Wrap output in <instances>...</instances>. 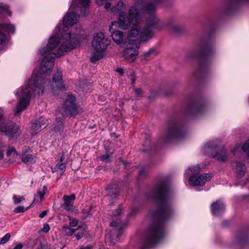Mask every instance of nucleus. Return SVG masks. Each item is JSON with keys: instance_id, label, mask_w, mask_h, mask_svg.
Wrapping results in <instances>:
<instances>
[{"instance_id": "obj_3", "label": "nucleus", "mask_w": 249, "mask_h": 249, "mask_svg": "<svg viewBox=\"0 0 249 249\" xmlns=\"http://www.w3.org/2000/svg\"><path fill=\"white\" fill-rule=\"evenodd\" d=\"M152 197L158 204L157 210L152 214L156 220L145 233L142 249H149L161 242L165 235L164 224L175 213L173 195L166 181L158 183Z\"/></svg>"}, {"instance_id": "obj_26", "label": "nucleus", "mask_w": 249, "mask_h": 249, "mask_svg": "<svg viewBox=\"0 0 249 249\" xmlns=\"http://www.w3.org/2000/svg\"><path fill=\"white\" fill-rule=\"evenodd\" d=\"M91 53L90 58V61L92 63H95L97 61L101 59L103 57V51H95Z\"/></svg>"}, {"instance_id": "obj_10", "label": "nucleus", "mask_w": 249, "mask_h": 249, "mask_svg": "<svg viewBox=\"0 0 249 249\" xmlns=\"http://www.w3.org/2000/svg\"><path fill=\"white\" fill-rule=\"evenodd\" d=\"M139 46L133 42L127 43L123 52V56L129 62H133L138 53Z\"/></svg>"}, {"instance_id": "obj_41", "label": "nucleus", "mask_w": 249, "mask_h": 249, "mask_svg": "<svg viewBox=\"0 0 249 249\" xmlns=\"http://www.w3.org/2000/svg\"><path fill=\"white\" fill-rule=\"evenodd\" d=\"M129 76H130V80L132 82V84L135 83L136 79H135V74L134 72H131Z\"/></svg>"}, {"instance_id": "obj_23", "label": "nucleus", "mask_w": 249, "mask_h": 249, "mask_svg": "<svg viewBox=\"0 0 249 249\" xmlns=\"http://www.w3.org/2000/svg\"><path fill=\"white\" fill-rule=\"evenodd\" d=\"M64 119L59 114H57L56 122L54 124V130L56 132H61L63 130Z\"/></svg>"}, {"instance_id": "obj_15", "label": "nucleus", "mask_w": 249, "mask_h": 249, "mask_svg": "<svg viewBox=\"0 0 249 249\" xmlns=\"http://www.w3.org/2000/svg\"><path fill=\"white\" fill-rule=\"evenodd\" d=\"M225 209V204L220 200L213 202L211 205V212L213 215L217 216L222 215Z\"/></svg>"}, {"instance_id": "obj_25", "label": "nucleus", "mask_w": 249, "mask_h": 249, "mask_svg": "<svg viewBox=\"0 0 249 249\" xmlns=\"http://www.w3.org/2000/svg\"><path fill=\"white\" fill-rule=\"evenodd\" d=\"M249 1V0H229L226 4L227 9L226 12L229 13L236 8L241 2Z\"/></svg>"}, {"instance_id": "obj_17", "label": "nucleus", "mask_w": 249, "mask_h": 249, "mask_svg": "<svg viewBox=\"0 0 249 249\" xmlns=\"http://www.w3.org/2000/svg\"><path fill=\"white\" fill-rule=\"evenodd\" d=\"M75 199V196L72 194L70 196L64 195L63 197L64 203L62 205L63 208L67 211H71L73 210V202Z\"/></svg>"}, {"instance_id": "obj_16", "label": "nucleus", "mask_w": 249, "mask_h": 249, "mask_svg": "<svg viewBox=\"0 0 249 249\" xmlns=\"http://www.w3.org/2000/svg\"><path fill=\"white\" fill-rule=\"evenodd\" d=\"M205 105L202 103L197 102L191 103L189 106V112L193 115H197L203 112Z\"/></svg>"}, {"instance_id": "obj_27", "label": "nucleus", "mask_w": 249, "mask_h": 249, "mask_svg": "<svg viewBox=\"0 0 249 249\" xmlns=\"http://www.w3.org/2000/svg\"><path fill=\"white\" fill-rule=\"evenodd\" d=\"M81 226H79L78 228L74 229L72 228H70L68 225H64L63 227V232L67 236H71L75 231L79 229H80Z\"/></svg>"}, {"instance_id": "obj_32", "label": "nucleus", "mask_w": 249, "mask_h": 249, "mask_svg": "<svg viewBox=\"0 0 249 249\" xmlns=\"http://www.w3.org/2000/svg\"><path fill=\"white\" fill-rule=\"evenodd\" d=\"M33 203H34V202ZM33 204V203L26 208L23 206H19L14 210V212L16 213L24 212L31 208Z\"/></svg>"}, {"instance_id": "obj_6", "label": "nucleus", "mask_w": 249, "mask_h": 249, "mask_svg": "<svg viewBox=\"0 0 249 249\" xmlns=\"http://www.w3.org/2000/svg\"><path fill=\"white\" fill-rule=\"evenodd\" d=\"M186 132L182 121L177 118L171 119L168 122L166 133L162 138L163 142L167 143L174 140L180 139L185 136Z\"/></svg>"}, {"instance_id": "obj_29", "label": "nucleus", "mask_w": 249, "mask_h": 249, "mask_svg": "<svg viewBox=\"0 0 249 249\" xmlns=\"http://www.w3.org/2000/svg\"><path fill=\"white\" fill-rule=\"evenodd\" d=\"M31 128L34 131L35 134L37 133L42 129L36 120L32 123Z\"/></svg>"}, {"instance_id": "obj_13", "label": "nucleus", "mask_w": 249, "mask_h": 249, "mask_svg": "<svg viewBox=\"0 0 249 249\" xmlns=\"http://www.w3.org/2000/svg\"><path fill=\"white\" fill-rule=\"evenodd\" d=\"M110 225L111 227H115L116 230L118 231L117 234L116 236L115 235H109L108 236L110 243L114 245L116 242L119 241L120 240V237L123 234L124 229L125 227V224H121L120 223L117 222L116 221H114L111 222L110 223Z\"/></svg>"}, {"instance_id": "obj_45", "label": "nucleus", "mask_w": 249, "mask_h": 249, "mask_svg": "<svg viewBox=\"0 0 249 249\" xmlns=\"http://www.w3.org/2000/svg\"><path fill=\"white\" fill-rule=\"evenodd\" d=\"M75 237L77 240H79L82 238V237L84 236V232H78L77 234H75Z\"/></svg>"}, {"instance_id": "obj_9", "label": "nucleus", "mask_w": 249, "mask_h": 249, "mask_svg": "<svg viewBox=\"0 0 249 249\" xmlns=\"http://www.w3.org/2000/svg\"><path fill=\"white\" fill-rule=\"evenodd\" d=\"M109 44L110 40L105 37L103 33H98L94 36L92 47L94 51L104 52Z\"/></svg>"}, {"instance_id": "obj_36", "label": "nucleus", "mask_w": 249, "mask_h": 249, "mask_svg": "<svg viewBox=\"0 0 249 249\" xmlns=\"http://www.w3.org/2000/svg\"><path fill=\"white\" fill-rule=\"evenodd\" d=\"M241 148L242 150L249 157V139L242 145Z\"/></svg>"}, {"instance_id": "obj_35", "label": "nucleus", "mask_w": 249, "mask_h": 249, "mask_svg": "<svg viewBox=\"0 0 249 249\" xmlns=\"http://www.w3.org/2000/svg\"><path fill=\"white\" fill-rule=\"evenodd\" d=\"M11 237V234L9 233L6 234L0 240V244L3 245L7 243Z\"/></svg>"}, {"instance_id": "obj_48", "label": "nucleus", "mask_w": 249, "mask_h": 249, "mask_svg": "<svg viewBox=\"0 0 249 249\" xmlns=\"http://www.w3.org/2000/svg\"><path fill=\"white\" fill-rule=\"evenodd\" d=\"M48 213V211L45 210L43 211L41 213L39 214V216L40 218L44 217Z\"/></svg>"}, {"instance_id": "obj_7", "label": "nucleus", "mask_w": 249, "mask_h": 249, "mask_svg": "<svg viewBox=\"0 0 249 249\" xmlns=\"http://www.w3.org/2000/svg\"><path fill=\"white\" fill-rule=\"evenodd\" d=\"M200 168L199 165L189 167L185 172V175H189V182L190 185L194 186H203L205 183L210 181L212 178V174L210 173L199 175Z\"/></svg>"}, {"instance_id": "obj_59", "label": "nucleus", "mask_w": 249, "mask_h": 249, "mask_svg": "<svg viewBox=\"0 0 249 249\" xmlns=\"http://www.w3.org/2000/svg\"><path fill=\"white\" fill-rule=\"evenodd\" d=\"M82 15L85 16L86 15V12H84L82 14Z\"/></svg>"}, {"instance_id": "obj_57", "label": "nucleus", "mask_w": 249, "mask_h": 249, "mask_svg": "<svg viewBox=\"0 0 249 249\" xmlns=\"http://www.w3.org/2000/svg\"><path fill=\"white\" fill-rule=\"evenodd\" d=\"M40 249H50L47 247L41 246Z\"/></svg>"}, {"instance_id": "obj_43", "label": "nucleus", "mask_w": 249, "mask_h": 249, "mask_svg": "<svg viewBox=\"0 0 249 249\" xmlns=\"http://www.w3.org/2000/svg\"><path fill=\"white\" fill-rule=\"evenodd\" d=\"M122 213V209L121 208H118L116 210V211L113 213V215L115 216H117L121 215Z\"/></svg>"}, {"instance_id": "obj_33", "label": "nucleus", "mask_w": 249, "mask_h": 249, "mask_svg": "<svg viewBox=\"0 0 249 249\" xmlns=\"http://www.w3.org/2000/svg\"><path fill=\"white\" fill-rule=\"evenodd\" d=\"M36 121L42 129L45 128L47 125V121L43 118H39Z\"/></svg>"}, {"instance_id": "obj_56", "label": "nucleus", "mask_w": 249, "mask_h": 249, "mask_svg": "<svg viewBox=\"0 0 249 249\" xmlns=\"http://www.w3.org/2000/svg\"><path fill=\"white\" fill-rule=\"evenodd\" d=\"M57 169H58L57 167H54V168H52V172H55L57 171Z\"/></svg>"}, {"instance_id": "obj_40", "label": "nucleus", "mask_w": 249, "mask_h": 249, "mask_svg": "<svg viewBox=\"0 0 249 249\" xmlns=\"http://www.w3.org/2000/svg\"><path fill=\"white\" fill-rule=\"evenodd\" d=\"M15 152V149L14 147L9 148L6 153L7 156L9 157L13 153Z\"/></svg>"}, {"instance_id": "obj_22", "label": "nucleus", "mask_w": 249, "mask_h": 249, "mask_svg": "<svg viewBox=\"0 0 249 249\" xmlns=\"http://www.w3.org/2000/svg\"><path fill=\"white\" fill-rule=\"evenodd\" d=\"M159 53L158 51L154 48L150 49L148 51L144 52L141 56L142 59L149 60L157 56Z\"/></svg>"}, {"instance_id": "obj_55", "label": "nucleus", "mask_w": 249, "mask_h": 249, "mask_svg": "<svg viewBox=\"0 0 249 249\" xmlns=\"http://www.w3.org/2000/svg\"><path fill=\"white\" fill-rule=\"evenodd\" d=\"M47 190V186H44L42 188V191L43 192H45L46 193V191Z\"/></svg>"}, {"instance_id": "obj_44", "label": "nucleus", "mask_w": 249, "mask_h": 249, "mask_svg": "<svg viewBox=\"0 0 249 249\" xmlns=\"http://www.w3.org/2000/svg\"><path fill=\"white\" fill-rule=\"evenodd\" d=\"M239 148V145H236L231 150V152L233 154H235L238 151Z\"/></svg>"}, {"instance_id": "obj_34", "label": "nucleus", "mask_w": 249, "mask_h": 249, "mask_svg": "<svg viewBox=\"0 0 249 249\" xmlns=\"http://www.w3.org/2000/svg\"><path fill=\"white\" fill-rule=\"evenodd\" d=\"M13 199L14 203L15 204H18L20 203L22 201L25 200L23 196H18L17 195H14L13 197Z\"/></svg>"}, {"instance_id": "obj_30", "label": "nucleus", "mask_w": 249, "mask_h": 249, "mask_svg": "<svg viewBox=\"0 0 249 249\" xmlns=\"http://www.w3.org/2000/svg\"><path fill=\"white\" fill-rule=\"evenodd\" d=\"M0 13L11 16V13L6 5L0 4Z\"/></svg>"}, {"instance_id": "obj_50", "label": "nucleus", "mask_w": 249, "mask_h": 249, "mask_svg": "<svg viewBox=\"0 0 249 249\" xmlns=\"http://www.w3.org/2000/svg\"><path fill=\"white\" fill-rule=\"evenodd\" d=\"M146 172V169L144 168H142L140 171H139V176H141L143 174V173H144Z\"/></svg>"}, {"instance_id": "obj_42", "label": "nucleus", "mask_w": 249, "mask_h": 249, "mask_svg": "<svg viewBox=\"0 0 249 249\" xmlns=\"http://www.w3.org/2000/svg\"><path fill=\"white\" fill-rule=\"evenodd\" d=\"M37 193L41 201L43 199L44 195L46 193L40 191H38Z\"/></svg>"}, {"instance_id": "obj_20", "label": "nucleus", "mask_w": 249, "mask_h": 249, "mask_svg": "<svg viewBox=\"0 0 249 249\" xmlns=\"http://www.w3.org/2000/svg\"><path fill=\"white\" fill-rule=\"evenodd\" d=\"M113 27H112V29L111 31H110L111 33V36L113 40V41L117 44H121L124 41V34L120 31H114L113 29ZM109 31H110L109 30Z\"/></svg>"}, {"instance_id": "obj_39", "label": "nucleus", "mask_w": 249, "mask_h": 249, "mask_svg": "<svg viewBox=\"0 0 249 249\" xmlns=\"http://www.w3.org/2000/svg\"><path fill=\"white\" fill-rule=\"evenodd\" d=\"M50 229V228L49 224L47 223H45L42 229L41 230V231L45 233H47L49 231Z\"/></svg>"}, {"instance_id": "obj_53", "label": "nucleus", "mask_w": 249, "mask_h": 249, "mask_svg": "<svg viewBox=\"0 0 249 249\" xmlns=\"http://www.w3.org/2000/svg\"><path fill=\"white\" fill-rule=\"evenodd\" d=\"M116 71L120 73L121 75L123 74V69L122 68H117Z\"/></svg>"}, {"instance_id": "obj_28", "label": "nucleus", "mask_w": 249, "mask_h": 249, "mask_svg": "<svg viewBox=\"0 0 249 249\" xmlns=\"http://www.w3.org/2000/svg\"><path fill=\"white\" fill-rule=\"evenodd\" d=\"M65 160V155L64 154H62L60 157L59 160H58L57 163V167L58 168L62 171L61 175H62L63 173V172L62 171L64 170L66 168V165L65 163L64 162V160Z\"/></svg>"}, {"instance_id": "obj_21", "label": "nucleus", "mask_w": 249, "mask_h": 249, "mask_svg": "<svg viewBox=\"0 0 249 249\" xmlns=\"http://www.w3.org/2000/svg\"><path fill=\"white\" fill-rule=\"evenodd\" d=\"M107 194L106 196L108 199L116 198L118 192V186L116 184L111 185L106 188Z\"/></svg>"}, {"instance_id": "obj_49", "label": "nucleus", "mask_w": 249, "mask_h": 249, "mask_svg": "<svg viewBox=\"0 0 249 249\" xmlns=\"http://www.w3.org/2000/svg\"><path fill=\"white\" fill-rule=\"evenodd\" d=\"M23 248V246L21 244H18L13 249H22Z\"/></svg>"}, {"instance_id": "obj_5", "label": "nucleus", "mask_w": 249, "mask_h": 249, "mask_svg": "<svg viewBox=\"0 0 249 249\" xmlns=\"http://www.w3.org/2000/svg\"><path fill=\"white\" fill-rule=\"evenodd\" d=\"M201 152L219 162H226L228 160L226 149L219 140H213L206 142L202 147Z\"/></svg>"}, {"instance_id": "obj_52", "label": "nucleus", "mask_w": 249, "mask_h": 249, "mask_svg": "<svg viewBox=\"0 0 249 249\" xmlns=\"http://www.w3.org/2000/svg\"><path fill=\"white\" fill-rule=\"evenodd\" d=\"M92 247L91 246H87L86 247H81L80 249H92Z\"/></svg>"}, {"instance_id": "obj_54", "label": "nucleus", "mask_w": 249, "mask_h": 249, "mask_svg": "<svg viewBox=\"0 0 249 249\" xmlns=\"http://www.w3.org/2000/svg\"><path fill=\"white\" fill-rule=\"evenodd\" d=\"M4 154L3 152L2 151L0 150V160H1L3 158Z\"/></svg>"}, {"instance_id": "obj_37", "label": "nucleus", "mask_w": 249, "mask_h": 249, "mask_svg": "<svg viewBox=\"0 0 249 249\" xmlns=\"http://www.w3.org/2000/svg\"><path fill=\"white\" fill-rule=\"evenodd\" d=\"M69 225L71 228L76 227L78 224V221L76 218L70 217L69 218Z\"/></svg>"}, {"instance_id": "obj_24", "label": "nucleus", "mask_w": 249, "mask_h": 249, "mask_svg": "<svg viewBox=\"0 0 249 249\" xmlns=\"http://www.w3.org/2000/svg\"><path fill=\"white\" fill-rule=\"evenodd\" d=\"M235 242L239 245L249 246V237L244 233L238 234L235 238Z\"/></svg>"}, {"instance_id": "obj_14", "label": "nucleus", "mask_w": 249, "mask_h": 249, "mask_svg": "<svg viewBox=\"0 0 249 249\" xmlns=\"http://www.w3.org/2000/svg\"><path fill=\"white\" fill-rule=\"evenodd\" d=\"M19 127L13 122H8L4 125L0 126V130L4 132L6 135L12 138L18 133Z\"/></svg>"}, {"instance_id": "obj_11", "label": "nucleus", "mask_w": 249, "mask_h": 249, "mask_svg": "<svg viewBox=\"0 0 249 249\" xmlns=\"http://www.w3.org/2000/svg\"><path fill=\"white\" fill-rule=\"evenodd\" d=\"M3 32L9 35L14 34L15 32V26L10 23L0 24V50L3 49L4 46L8 41L7 37Z\"/></svg>"}, {"instance_id": "obj_46", "label": "nucleus", "mask_w": 249, "mask_h": 249, "mask_svg": "<svg viewBox=\"0 0 249 249\" xmlns=\"http://www.w3.org/2000/svg\"><path fill=\"white\" fill-rule=\"evenodd\" d=\"M135 94L137 96H140L142 94V90L140 89H135Z\"/></svg>"}, {"instance_id": "obj_4", "label": "nucleus", "mask_w": 249, "mask_h": 249, "mask_svg": "<svg viewBox=\"0 0 249 249\" xmlns=\"http://www.w3.org/2000/svg\"><path fill=\"white\" fill-rule=\"evenodd\" d=\"M78 7L77 2L71 0L69 11L65 15L63 24H58L55 27L52 36H53L54 32L57 34V38L59 39V43L63 44L64 38H65L67 42L72 44L71 50L76 48L79 44L83 35L81 26L78 24L79 15L71 9H75Z\"/></svg>"}, {"instance_id": "obj_51", "label": "nucleus", "mask_w": 249, "mask_h": 249, "mask_svg": "<svg viewBox=\"0 0 249 249\" xmlns=\"http://www.w3.org/2000/svg\"><path fill=\"white\" fill-rule=\"evenodd\" d=\"M181 31V29L179 27L175 26L174 27V31L176 33L179 32Z\"/></svg>"}, {"instance_id": "obj_12", "label": "nucleus", "mask_w": 249, "mask_h": 249, "mask_svg": "<svg viewBox=\"0 0 249 249\" xmlns=\"http://www.w3.org/2000/svg\"><path fill=\"white\" fill-rule=\"evenodd\" d=\"M211 48L208 44L199 46L196 49L192 50L187 54L188 59L195 58L199 57H206L210 53Z\"/></svg>"}, {"instance_id": "obj_1", "label": "nucleus", "mask_w": 249, "mask_h": 249, "mask_svg": "<svg viewBox=\"0 0 249 249\" xmlns=\"http://www.w3.org/2000/svg\"><path fill=\"white\" fill-rule=\"evenodd\" d=\"M57 34L54 32L51 36L45 46H42L38 50V54L43 57L41 62L39 74L33 73L25 85L18 88L15 94L19 99L15 110V116L18 115L25 110L29 105L32 94L39 96L44 91L50 90L53 94L58 95L60 91L65 90L63 84L62 73L57 71L53 76L52 80L48 81L45 74L52 71L55 57H59L71 50L73 46L71 43L67 42L65 38L63 44L59 43Z\"/></svg>"}, {"instance_id": "obj_19", "label": "nucleus", "mask_w": 249, "mask_h": 249, "mask_svg": "<svg viewBox=\"0 0 249 249\" xmlns=\"http://www.w3.org/2000/svg\"><path fill=\"white\" fill-rule=\"evenodd\" d=\"M22 161L27 164L34 163L36 161V157L28 153L27 151H23L20 155Z\"/></svg>"}, {"instance_id": "obj_38", "label": "nucleus", "mask_w": 249, "mask_h": 249, "mask_svg": "<svg viewBox=\"0 0 249 249\" xmlns=\"http://www.w3.org/2000/svg\"><path fill=\"white\" fill-rule=\"evenodd\" d=\"M110 156L111 155H102L100 157V159L103 161L109 162L110 161Z\"/></svg>"}, {"instance_id": "obj_18", "label": "nucleus", "mask_w": 249, "mask_h": 249, "mask_svg": "<svg viewBox=\"0 0 249 249\" xmlns=\"http://www.w3.org/2000/svg\"><path fill=\"white\" fill-rule=\"evenodd\" d=\"M233 168L239 178L243 177L247 172L246 165L240 161H236L233 165Z\"/></svg>"}, {"instance_id": "obj_47", "label": "nucleus", "mask_w": 249, "mask_h": 249, "mask_svg": "<svg viewBox=\"0 0 249 249\" xmlns=\"http://www.w3.org/2000/svg\"><path fill=\"white\" fill-rule=\"evenodd\" d=\"M4 110L3 108L0 107V122L3 119Z\"/></svg>"}, {"instance_id": "obj_8", "label": "nucleus", "mask_w": 249, "mask_h": 249, "mask_svg": "<svg viewBox=\"0 0 249 249\" xmlns=\"http://www.w3.org/2000/svg\"><path fill=\"white\" fill-rule=\"evenodd\" d=\"M75 100V98L73 96L68 95L62 107L58 109L57 114H59L63 118L67 116L73 117L77 115L78 111Z\"/></svg>"}, {"instance_id": "obj_2", "label": "nucleus", "mask_w": 249, "mask_h": 249, "mask_svg": "<svg viewBox=\"0 0 249 249\" xmlns=\"http://www.w3.org/2000/svg\"><path fill=\"white\" fill-rule=\"evenodd\" d=\"M163 0H137L135 4L129 7L128 14L122 11L126 5L120 0L113 6V12H119L117 21L110 25L128 31V37L134 38L141 42H146L154 35V31L160 30L165 26L164 22L157 17V5Z\"/></svg>"}, {"instance_id": "obj_31", "label": "nucleus", "mask_w": 249, "mask_h": 249, "mask_svg": "<svg viewBox=\"0 0 249 249\" xmlns=\"http://www.w3.org/2000/svg\"><path fill=\"white\" fill-rule=\"evenodd\" d=\"M208 62L204 60L199 63L198 66V71L199 73H201L204 71H205L208 67Z\"/></svg>"}, {"instance_id": "obj_58", "label": "nucleus", "mask_w": 249, "mask_h": 249, "mask_svg": "<svg viewBox=\"0 0 249 249\" xmlns=\"http://www.w3.org/2000/svg\"><path fill=\"white\" fill-rule=\"evenodd\" d=\"M37 197V195H35V197H34V202L35 201L36 198Z\"/></svg>"}]
</instances>
